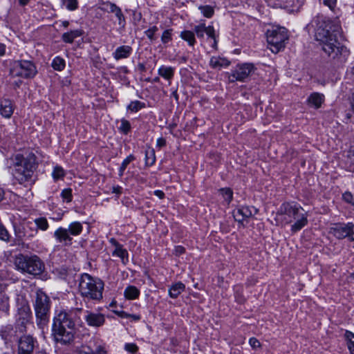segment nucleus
Listing matches in <instances>:
<instances>
[{"instance_id":"69168bd1","label":"nucleus","mask_w":354,"mask_h":354,"mask_svg":"<svg viewBox=\"0 0 354 354\" xmlns=\"http://www.w3.org/2000/svg\"><path fill=\"white\" fill-rule=\"evenodd\" d=\"M5 196V192L2 188H0V202L3 201Z\"/></svg>"},{"instance_id":"dca6fc26","label":"nucleus","mask_w":354,"mask_h":354,"mask_svg":"<svg viewBox=\"0 0 354 354\" xmlns=\"http://www.w3.org/2000/svg\"><path fill=\"white\" fill-rule=\"evenodd\" d=\"M13 102L8 99H3L0 101V114L5 118H10L14 112Z\"/></svg>"},{"instance_id":"13d9d810","label":"nucleus","mask_w":354,"mask_h":354,"mask_svg":"<svg viewBox=\"0 0 354 354\" xmlns=\"http://www.w3.org/2000/svg\"><path fill=\"white\" fill-rule=\"evenodd\" d=\"M154 194L158 196L159 198L162 199L165 197V194L161 190H156L154 192Z\"/></svg>"},{"instance_id":"72a5a7b5","label":"nucleus","mask_w":354,"mask_h":354,"mask_svg":"<svg viewBox=\"0 0 354 354\" xmlns=\"http://www.w3.org/2000/svg\"><path fill=\"white\" fill-rule=\"evenodd\" d=\"M135 160V157L133 155L128 156L122 162L121 166L119 169V176L121 177L123 176L124 170L126 169L128 165Z\"/></svg>"},{"instance_id":"423d86ee","label":"nucleus","mask_w":354,"mask_h":354,"mask_svg":"<svg viewBox=\"0 0 354 354\" xmlns=\"http://www.w3.org/2000/svg\"><path fill=\"white\" fill-rule=\"evenodd\" d=\"M15 263L21 272L34 276L41 274L45 268L44 262L37 255L20 254L16 258Z\"/></svg>"},{"instance_id":"f257e3e1","label":"nucleus","mask_w":354,"mask_h":354,"mask_svg":"<svg viewBox=\"0 0 354 354\" xmlns=\"http://www.w3.org/2000/svg\"><path fill=\"white\" fill-rule=\"evenodd\" d=\"M334 32L335 29L330 21H319L315 30V39L329 57L342 63L348 57L350 51L337 41Z\"/></svg>"},{"instance_id":"0e129e2a","label":"nucleus","mask_w":354,"mask_h":354,"mask_svg":"<svg viewBox=\"0 0 354 354\" xmlns=\"http://www.w3.org/2000/svg\"><path fill=\"white\" fill-rule=\"evenodd\" d=\"M129 317H131L134 321H138L140 319V316L137 315H130Z\"/></svg>"},{"instance_id":"bf43d9fd","label":"nucleus","mask_w":354,"mask_h":354,"mask_svg":"<svg viewBox=\"0 0 354 354\" xmlns=\"http://www.w3.org/2000/svg\"><path fill=\"white\" fill-rule=\"evenodd\" d=\"M211 39H213L214 41V43L212 44V47L215 49L217 48V44H218V40H217V35L216 34V32H214V37H210Z\"/></svg>"},{"instance_id":"7ed1b4c3","label":"nucleus","mask_w":354,"mask_h":354,"mask_svg":"<svg viewBox=\"0 0 354 354\" xmlns=\"http://www.w3.org/2000/svg\"><path fill=\"white\" fill-rule=\"evenodd\" d=\"M10 167L12 168L14 178L21 185L27 186L33 183V174L36 169V157L29 153L26 157L20 153L10 158Z\"/></svg>"},{"instance_id":"2eb2a0df","label":"nucleus","mask_w":354,"mask_h":354,"mask_svg":"<svg viewBox=\"0 0 354 354\" xmlns=\"http://www.w3.org/2000/svg\"><path fill=\"white\" fill-rule=\"evenodd\" d=\"M257 212L258 209L253 206H242L234 212V217L236 221L242 222L255 215Z\"/></svg>"},{"instance_id":"774afa93","label":"nucleus","mask_w":354,"mask_h":354,"mask_svg":"<svg viewBox=\"0 0 354 354\" xmlns=\"http://www.w3.org/2000/svg\"><path fill=\"white\" fill-rule=\"evenodd\" d=\"M68 24H69V22H68V21H64L62 22V25H63L65 28L68 27Z\"/></svg>"},{"instance_id":"5fc2aeb1","label":"nucleus","mask_w":354,"mask_h":354,"mask_svg":"<svg viewBox=\"0 0 354 354\" xmlns=\"http://www.w3.org/2000/svg\"><path fill=\"white\" fill-rule=\"evenodd\" d=\"M157 147L161 148L166 145V140L163 138H159L156 142Z\"/></svg>"},{"instance_id":"a19ab883","label":"nucleus","mask_w":354,"mask_h":354,"mask_svg":"<svg viewBox=\"0 0 354 354\" xmlns=\"http://www.w3.org/2000/svg\"><path fill=\"white\" fill-rule=\"evenodd\" d=\"M36 225L41 230H46L48 227V223L46 218L41 217L35 219Z\"/></svg>"},{"instance_id":"c756f323","label":"nucleus","mask_w":354,"mask_h":354,"mask_svg":"<svg viewBox=\"0 0 354 354\" xmlns=\"http://www.w3.org/2000/svg\"><path fill=\"white\" fill-rule=\"evenodd\" d=\"M345 337L347 340V346L350 353L351 354H354V333L346 330L345 333Z\"/></svg>"},{"instance_id":"6e6d98bb","label":"nucleus","mask_w":354,"mask_h":354,"mask_svg":"<svg viewBox=\"0 0 354 354\" xmlns=\"http://www.w3.org/2000/svg\"><path fill=\"white\" fill-rule=\"evenodd\" d=\"M122 188V187L117 185L112 187V192L116 194L118 196L121 194Z\"/></svg>"},{"instance_id":"b1692460","label":"nucleus","mask_w":354,"mask_h":354,"mask_svg":"<svg viewBox=\"0 0 354 354\" xmlns=\"http://www.w3.org/2000/svg\"><path fill=\"white\" fill-rule=\"evenodd\" d=\"M82 34V32L80 30H71L64 33L62 38L64 42L71 44L75 38L80 37Z\"/></svg>"},{"instance_id":"c9c22d12","label":"nucleus","mask_w":354,"mask_h":354,"mask_svg":"<svg viewBox=\"0 0 354 354\" xmlns=\"http://www.w3.org/2000/svg\"><path fill=\"white\" fill-rule=\"evenodd\" d=\"M198 8L203 15L207 18H211L214 13V8L210 6H201Z\"/></svg>"},{"instance_id":"f3484780","label":"nucleus","mask_w":354,"mask_h":354,"mask_svg":"<svg viewBox=\"0 0 354 354\" xmlns=\"http://www.w3.org/2000/svg\"><path fill=\"white\" fill-rule=\"evenodd\" d=\"M194 32L198 38L204 37L206 34L208 37H214L215 30L213 26H206L205 24H200L194 28Z\"/></svg>"},{"instance_id":"79ce46f5","label":"nucleus","mask_w":354,"mask_h":354,"mask_svg":"<svg viewBox=\"0 0 354 354\" xmlns=\"http://www.w3.org/2000/svg\"><path fill=\"white\" fill-rule=\"evenodd\" d=\"M62 2L66 4V8L68 10L73 11L78 8L77 0H62Z\"/></svg>"},{"instance_id":"052dcab7","label":"nucleus","mask_w":354,"mask_h":354,"mask_svg":"<svg viewBox=\"0 0 354 354\" xmlns=\"http://www.w3.org/2000/svg\"><path fill=\"white\" fill-rule=\"evenodd\" d=\"M6 53V46L0 43V56L4 55Z\"/></svg>"},{"instance_id":"4c0bfd02","label":"nucleus","mask_w":354,"mask_h":354,"mask_svg":"<svg viewBox=\"0 0 354 354\" xmlns=\"http://www.w3.org/2000/svg\"><path fill=\"white\" fill-rule=\"evenodd\" d=\"M52 176L55 180L62 178L65 176L64 170L62 167L56 166L53 171Z\"/></svg>"},{"instance_id":"ddd939ff","label":"nucleus","mask_w":354,"mask_h":354,"mask_svg":"<svg viewBox=\"0 0 354 354\" xmlns=\"http://www.w3.org/2000/svg\"><path fill=\"white\" fill-rule=\"evenodd\" d=\"M37 340L30 335L21 336L18 341L17 354H32Z\"/></svg>"},{"instance_id":"0eeeda50","label":"nucleus","mask_w":354,"mask_h":354,"mask_svg":"<svg viewBox=\"0 0 354 354\" xmlns=\"http://www.w3.org/2000/svg\"><path fill=\"white\" fill-rule=\"evenodd\" d=\"M34 308L37 325L40 328H43L47 324L49 320L50 299L40 290H37L36 292Z\"/></svg>"},{"instance_id":"4d7b16f0","label":"nucleus","mask_w":354,"mask_h":354,"mask_svg":"<svg viewBox=\"0 0 354 354\" xmlns=\"http://www.w3.org/2000/svg\"><path fill=\"white\" fill-rule=\"evenodd\" d=\"M109 242L111 243L112 245L114 246L115 249V248H119L120 247H122V245L119 243L115 239L113 238H111L110 240H109Z\"/></svg>"},{"instance_id":"c03bdc74","label":"nucleus","mask_w":354,"mask_h":354,"mask_svg":"<svg viewBox=\"0 0 354 354\" xmlns=\"http://www.w3.org/2000/svg\"><path fill=\"white\" fill-rule=\"evenodd\" d=\"M131 129V124L127 120H122L120 130L124 134H127Z\"/></svg>"},{"instance_id":"bb28decb","label":"nucleus","mask_w":354,"mask_h":354,"mask_svg":"<svg viewBox=\"0 0 354 354\" xmlns=\"http://www.w3.org/2000/svg\"><path fill=\"white\" fill-rule=\"evenodd\" d=\"M180 37L182 39L187 41L190 46H193L196 43L194 32L190 30H184L180 32Z\"/></svg>"},{"instance_id":"cd10ccee","label":"nucleus","mask_w":354,"mask_h":354,"mask_svg":"<svg viewBox=\"0 0 354 354\" xmlns=\"http://www.w3.org/2000/svg\"><path fill=\"white\" fill-rule=\"evenodd\" d=\"M305 0H286V7L290 12H297L304 3Z\"/></svg>"},{"instance_id":"20e7f679","label":"nucleus","mask_w":354,"mask_h":354,"mask_svg":"<svg viewBox=\"0 0 354 354\" xmlns=\"http://www.w3.org/2000/svg\"><path fill=\"white\" fill-rule=\"evenodd\" d=\"M75 323L65 311H60L53 319V335L55 340L62 344H68L74 339Z\"/></svg>"},{"instance_id":"864d4df0","label":"nucleus","mask_w":354,"mask_h":354,"mask_svg":"<svg viewBox=\"0 0 354 354\" xmlns=\"http://www.w3.org/2000/svg\"><path fill=\"white\" fill-rule=\"evenodd\" d=\"M174 252L176 255H180L185 252V248L183 246L178 245L175 248Z\"/></svg>"},{"instance_id":"c85d7f7f","label":"nucleus","mask_w":354,"mask_h":354,"mask_svg":"<svg viewBox=\"0 0 354 354\" xmlns=\"http://www.w3.org/2000/svg\"><path fill=\"white\" fill-rule=\"evenodd\" d=\"M124 294L127 299H135L139 296L140 291L136 287L129 286L125 289Z\"/></svg>"},{"instance_id":"58836bf2","label":"nucleus","mask_w":354,"mask_h":354,"mask_svg":"<svg viewBox=\"0 0 354 354\" xmlns=\"http://www.w3.org/2000/svg\"><path fill=\"white\" fill-rule=\"evenodd\" d=\"M158 31V28L156 26H153L145 30V34L151 41H153L156 39L155 35Z\"/></svg>"},{"instance_id":"338daca9","label":"nucleus","mask_w":354,"mask_h":354,"mask_svg":"<svg viewBox=\"0 0 354 354\" xmlns=\"http://www.w3.org/2000/svg\"><path fill=\"white\" fill-rule=\"evenodd\" d=\"M172 95L175 97V99L176 100H178V93H177V91H174L173 93H172Z\"/></svg>"},{"instance_id":"f8f14e48","label":"nucleus","mask_w":354,"mask_h":354,"mask_svg":"<svg viewBox=\"0 0 354 354\" xmlns=\"http://www.w3.org/2000/svg\"><path fill=\"white\" fill-rule=\"evenodd\" d=\"M330 233L339 239L348 238L354 241V225L351 223L344 225H335L330 228Z\"/></svg>"},{"instance_id":"ea45409f","label":"nucleus","mask_w":354,"mask_h":354,"mask_svg":"<svg viewBox=\"0 0 354 354\" xmlns=\"http://www.w3.org/2000/svg\"><path fill=\"white\" fill-rule=\"evenodd\" d=\"M143 107H145L144 103H142L138 100H136V101L131 102L129 104L128 109L131 110L133 112H137L138 111H139L140 109H141Z\"/></svg>"},{"instance_id":"412c9836","label":"nucleus","mask_w":354,"mask_h":354,"mask_svg":"<svg viewBox=\"0 0 354 354\" xmlns=\"http://www.w3.org/2000/svg\"><path fill=\"white\" fill-rule=\"evenodd\" d=\"M230 62L227 59L221 57H212L209 61V65L212 68L220 70L222 68H226Z\"/></svg>"},{"instance_id":"4be33fe9","label":"nucleus","mask_w":354,"mask_h":354,"mask_svg":"<svg viewBox=\"0 0 354 354\" xmlns=\"http://www.w3.org/2000/svg\"><path fill=\"white\" fill-rule=\"evenodd\" d=\"M324 101V95L319 93H313L308 98V104L315 109L320 108Z\"/></svg>"},{"instance_id":"e2e57ef3","label":"nucleus","mask_w":354,"mask_h":354,"mask_svg":"<svg viewBox=\"0 0 354 354\" xmlns=\"http://www.w3.org/2000/svg\"><path fill=\"white\" fill-rule=\"evenodd\" d=\"M30 0H18V2L20 6H24L29 3Z\"/></svg>"},{"instance_id":"49530a36","label":"nucleus","mask_w":354,"mask_h":354,"mask_svg":"<svg viewBox=\"0 0 354 354\" xmlns=\"http://www.w3.org/2000/svg\"><path fill=\"white\" fill-rule=\"evenodd\" d=\"M102 6L103 7L101 8V9L109 12H112L113 10H114V8H116L118 6L116 4L109 1L104 2L102 3Z\"/></svg>"},{"instance_id":"3c124183","label":"nucleus","mask_w":354,"mask_h":354,"mask_svg":"<svg viewBox=\"0 0 354 354\" xmlns=\"http://www.w3.org/2000/svg\"><path fill=\"white\" fill-rule=\"evenodd\" d=\"M344 201L348 203L354 204L353 195L350 192H346L342 196Z\"/></svg>"},{"instance_id":"f03ea898","label":"nucleus","mask_w":354,"mask_h":354,"mask_svg":"<svg viewBox=\"0 0 354 354\" xmlns=\"http://www.w3.org/2000/svg\"><path fill=\"white\" fill-rule=\"evenodd\" d=\"M275 221L277 225L283 226L295 223L291 225V231L295 233L308 223V214L295 203H283L276 213Z\"/></svg>"},{"instance_id":"2f4dec72","label":"nucleus","mask_w":354,"mask_h":354,"mask_svg":"<svg viewBox=\"0 0 354 354\" xmlns=\"http://www.w3.org/2000/svg\"><path fill=\"white\" fill-rule=\"evenodd\" d=\"M112 13H114L115 17L118 19V24L124 28L125 26V17L122 12V10L120 8L117 6L116 8H114V10H113Z\"/></svg>"},{"instance_id":"37998d69","label":"nucleus","mask_w":354,"mask_h":354,"mask_svg":"<svg viewBox=\"0 0 354 354\" xmlns=\"http://www.w3.org/2000/svg\"><path fill=\"white\" fill-rule=\"evenodd\" d=\"M172 40V29L165 30L161 36V41L165 44Z\"/></svg>"},{"instance_id":"4468645a","label":"nucleus","mask_w":354,"mask_h":354,"mask_svg":"<svg viewBox=\"0 0 354 354\" xmlns=\"http://www.w3.org/2000/svg\"><path fill=\"white\" fill-rule=\"evenodd\" d=\"M85 313L84 319L89 326L98 328L104 325L105 317L103 314L90 310H86Z\"/></svg>"},{"instance_id":"1a4fd4ad","label":"nucleus","mask_w":354,"mask_h":354,"mask_svg":"<svg viewBox=\"0 0 354 354\" xmlns=\"http://www.w3.org/2000/svg\"><path fill=\"white\" fill-rule=\"evenodd\" d=\"M83 230L82 224L78 221H74L69 224L68 228L60 227L54 232V237L58 243L64 245H71L72 244V238L71 236H78Z\"/></svg>"},{"instance_id":"f704fd0d","label":"nucleus","mask_w":354,"mask_h":354,"mask_svg":"<svg viewBox=\"0 0 354 354\" xmlns=\"http://www.w3.org/2000/svg\"><path fill=\"white\" fill-rule=\"evenodd\" d=\"M145 162L148 165H153L156 162L155 151L153 149L147 150L145 152Z\"/></svg>"},{"instance_id":"39448f33","label":"nucleus","mask_w":354,"mask_h":354,"mask_svg":"<svg viewBox=\"0 0 354 354\" xmlns=\"http://www.w3.org/2000/svg\"><path fill=\"white\" fill-rule=\"evenodd\" d=\"M104 282L99 278L84 273L79 282V290L81 295L86 299L99 301L102 299Z\"/></svg>"},{"instance_id":"9d476101","label":"nucleus","mask_w":354,"mask_h":354,"mask_svg":"<svg viewBox=\"0 0 354 354\" xmlns=\"http://www.w3.org/2000/svg\"><path fill=\"white\" fill-rule=\"evenodd\" d=\"M37 68L33 62L29 60H17L12 63L10 74L12 77L22 78L33 77L37 73Z\"/></svg>"},{"instance_id":"a211bd4d","label":"nucleus","mask_w":354,"mask_h":354,"mask_svg":"<svg viewBox=\"0 0 354 354\" xmlns=\"http://www.w3.org/2000/svg\"><path fill=\"white\" fill-rule=\"evenodd\" d=\"M77 354H108V351L104 345H98L95 350H93L87 345H82L77 348Z\"/></svg>"},{"instance_id":"a18cd8bd","label":"nucleus","mask_w":354,"mask_h":354,"mask_svg":"<svg viewBox=\"0 0 354 354\" xmlns=\"http://www.w3.org/2000/svg\"><path fill=\"white\" fill-rule=\"evenodd\" d=\"M62 197L66 202H71L72 201V190L71 189H64L62 190L61 194Z\"/></svg>"},{"instance_id":"a878e982","label":"nucleus","mask_w":354,"mask_h":354,"mask_svg":"<svg viewBox=\"0 0 354 354\" xmlns=\"http://www.w3.org/2000/svg\"><path fill=\"white\" fill-rule=\"evenodd\" d=\"M0 335L6 342H11L14 335L13 328L11 325H8L1 328Z\"/></svg>"},{"instance_id":"473e14b6","label":"nucleus","mask_w":354,"mask_h":354,"mask_svg":"<svg viewBox=\"0 0 354 354\" xmlns=\"http://www.w3.org/2000/svg\"><path fill=\"white\" fill-rule=\"evenodd\" d=\"M52 66L55 70L62 71L65 67V61L60 57H56L53 60Z\"/></svg>"},{"instance_id":"393cba45","label":"nucleus","mask_w":354,"mask_h":354,"mask_svg":"<svg viewBox=\"0 0 354 354\" xmlns=\"http://www.w3.org/2000/svg\"><path fill=\"white\" fill-rule=\"evenodd\" d=\"M113 256L118 257L121 259L123 264H127L129 262V254L126 249L123 247L115 248L112 252Z\"/></svg>"},{"instance_id":"7c9ffc66","label":"nucleus","mask_w":354,"mask_h":354,"mask_svg":"<svg viewBox=\"0 0 354 354\" xmlns=\"http://www.w3.org/2000/svg\"><path fill=\"white\" fill-rule=\"evenodd\" d=\"M9 309V297L5 294H0V310L8 312Z\"/></svg>"},{"instance_id":"8fccbe9b","label":"nucleus","mask_w":354,"mask_h":354,"mask_svg":"<svg viewBox=\"0 0 354 354\" xmlns=\"http://www.w3.org/2000/svg\"><path fill=\"white\" fill-rule=\"evenodd\" d=\"M124 348L128 352L133 353H136L138 349L137 345L135 344H133V343L126 344L124 346Z\"/></svg>"},{"instance_id":"5701e85b","label":"nucleus","mask_w":354,"mask_h":354,"mask_svg":"<svg viewBox=\"0 0 354 354\" xmlns=\"http://www.w3.org/2000/svg\"><path fill=\"white\" fill-rule=\"evenodd\" d=\"M185 289V286L180 281L176 282L171 286L169 289V295L173 298H177Z\"/></svg>"},{"instance_id":"603ef678","label":"nucleus","mask_w":354,"mask_h":354,"mask_svg":"<svg viewBox=\"0 0 354 354\" xmlns=\"http://www.w3.org/2000/svg\"><path fill=\"white\" fill-rule=\"evenodd\" d=\"M249 344L253 348H257L261 346L260 342L255 337H252L249 339Z\"/></svg>"},{"instance_id":"09e8293b","label":"nucleus","mask_w":354,"mask_h":354,"mask_svg":"<svg viewBox=\"0 0 354 354\" xmlns=\"http://www.w3.org/2000/svg\"><path fill=\"white\" fill-rule=\"evenodd\" d=\"M0 239L8 241L9 239V234L6 229L0 225Z\"/></svg>"},{"instance_id":"e433bc0d","label":"nucleus","mask_w":354,"mask_h":354,"mask_svg":"<svg viewBox=\"0 0 354 354\" xmlns=\"http://www.w3.org/2000/svg\"><path fill=\"white\" fill-rule=\"evenodd\" d=\"M221 194L223 196L224 200L229 204L233 196V192L230 188H222L219 190Z\"/></svg>"},{"instance_id":"680f3d73","label":"nucleus","mask_w":354,"mask_h":354,"mask_svg":"<svg viewBox=\"0 0 354 354\" xmlns=\"http://www.w3.org/2000/svg\"><path fill=\"white\" fill-rule=\"evenodd\" d=\"M117 313L120 317H121L122 318H129V317L130 316V314H128L124 311H121V312H119Z\"/></svg>"},{"instance_id":"de8ad7c7","label":"nucleus","mask_w":354,"mask_h":354,"mask_svg":"<svg viewBox=\"0 0 354 354\" xmlns=\"http://www.w3.org/2000/svg\"><path fill=\"white\" fill-rule=\"evenodd\" d=\"M323 4L333 12H335L337 0H322Z\"/></svg>"},{"instance_id":"6e6552de","label":"nucleus","mask_w":354,"mask_h":354,"mask_svg":"<svg viewBox=\"0 0 354 354\" xmlns=\"http://www.w3.org/2000/svg\"><path fill=\"white\" fill-rule=\"evenodd\" d=\"M266 37L271 51L277 53L285 47V42L288 39V31L283 27L273 26L267 30Z\"/></svg>"},{"instance_id":"6ab92c4d","label":"nucleus","mask_w":354,"mask_h":354,"mask_svg":"<svg viewBox=\"0 0 354 354\" xmlns=\"http://www.w3.org/2000/svg\"><path fill=\"white\" fill-rule=\"evenodd\" d=\"M132 52V48L129 46H121L115 49L113 53L115 59L119 60L125 59L130 56Z\"/></svg>"},{"instance_id":"9b49d317","label":"nucleus","mask_w":354,"mask_h":354,"mask_svg":"<svg viewBox=\"0 0 354 354\" xmlns=\"http://www.w3.org/2000/svg\"><path fill=\"white\" fill-rule=\"evenodd\" d=\"M255 69V66L251 63L238 64L229 75V81L231 82H243L253 73Z\"/></svg>"},{"instance_id":"aec40b11","label":"nucleus","mask_w":354,"mask_h":354,"mask_svg":"<svg viewBox=\"0 0 354 354\" xmlns=\"http://www.w3.org/2000/svg\"><path fill=\"white\" fill-rule=\"evenodd\" d=\"M175 68L172 66H161L158 70V74L168 81L171 84V81L174 76Z\"/></svg>"}]
</instances>
